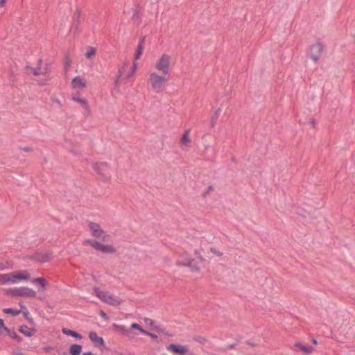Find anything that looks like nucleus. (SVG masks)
<instances>
[{"instance_id": "nucleus-1", "label": "nucleus", "mask_w": 355, "mask_h": 355, "mask_svg": "<svg viewBox=\"0 0 355 355\" xmlns=\"http://www.w3.org/2000/svg\"><path fill=\"white\" fill-rule=\"evenodd\" d=\"M30 279L31 274L26 270L0 274V285L17 284L21 281L29 280Z\"/></svg>"}, {"instance_id": "nucleus-2", "label": "nucleus", "mask_w": 355, "mask_h": 355, "mask_svg": "<svg viewBox=\"0 0 355 355\" xmlns=\"http://www.w3.org/2000/svg\"><path fill=\"white\" fill-rule=\"evenodd\" d=\"M166 75H159L157 72H151L149 74V83L152 89L157 92L163 91L167 82Z\"/></svg>"}, {"instance_id": "nucleus-3", "label": "nucleus", "mask_w": 355, "mask_h": 355, "mask_svg": "<svg viewBox=\"0 0 355 355\" xmlns=\"http://www.w3.org/2000/svg\"><path fill=\"white\" fill-rule=\"evenodd\" d=\"M94 293L101 301L110 305L118 306L122 302L119 297L114 296L107 291H101L97 287L94 288Z\"/></svg>"}, {"instance_id": "nucleus-4", "label": "nucleus", "mask_w": 355, "mask_h": 355, "mask_svg": "<svg viewBox=\"0 0 355 355\" xmlns=\"http://www.w3.org/2000/svg\"><path fill=\"white\" fill-rule=\"evenodd\" d=\"M5 294L12 297H35L36 292L28 287H15L6 289Z\"/></svg>"}, {"instance_id": "nucleus-5", "label": "nucleus", "mask_w": 355, "mask_h": 355, "mask_svg": "<svg viewBox=\"0 0 355 355\" xmlns=\"http://www.w3.org/2000/svg\"><path fill=\"white\" fill-rule=\"evenodd\" d=\"M88 227L94 237L100 239L105 242H107L110 240V236L107 234L103 230H102L98 223L89 222Z\"/></svg>"}, {"instance_id": "nucleus-6", "label": "nucleus", "mask_w": 355, "mask_h": 355, "mask_svg": "<svg viewBox=\"0 0 355 355\" xmlns=\"http://www.w3.org/2000/svg\"><path fill=\"white\" fill-rule=\"evenodd\" d=\"M171 57L168 55L163 54L155 64V69L161 71L164 75L169 72Z\"/></svg>"}, {"instance_id": "nucleus-7", "label": "nucleus", "mask_w": 355, "mask_h": 355, "mask_svg": "<svg viewBox=\"0 0 355 355\" xmlns=\"http://www.w3.org/2000/svg\"><path fill=\"white\" fill-rule=\"evenodd\" d=\"M95 171L105 180H109L112 175V169L106 162L96 163L94 166Z\"/></svg>"}, {"instance_id": "nucleus-8", "label": "nucleus", "mask_w": 355, "mask_h": 355, "mask_svg": "<svg viewBox=\"0 0 355 355\" xmlns=\"http://www.w3.org/2000/svg\"><path fill=\"white\" fill-rule=\"evenodd\" d=\"M72 100L79 103L84 109V114L89 116L91 114V110L89 108V103L85 98L80 97L79 94H75L72 96Z\"/></svg>"}, {"instance_id": "nucleus-9", "label": "nucleus", "mask_w": 355, "mask_h": 355, "mask_svg": "<svg viewBox=\"0 0 355 355\" xmlns=\"http://www.w3.org/2000/svg\"><path fill=\"white\" fill-rule=\"evenodd\" d=\"M87 85L86 79L80 76L74 77L71 80V86L74 89L81 90L85 89Z\"/></svg>"}, {"instance_id": "nucleus-10", "label": "nucleus", "mask_w": 355, "mask_h": 355, "mask_svg": "<svg viewBox=\"0 0 355 355\" xmlns=\"http://www.w3.org/2000/svg\"><path fill=\"white\" fill-rule=\"evenodd\" d=\"M323 51V46L320 43H317L311 46L310 49L311 58L314 60L317 61L322 55Z\"/></svg>"}, {"instance_id": "nucleus-11", "label": "nucleus", "mask_w": 355, "mask_h": 355, "mask_svg": "<svg viewBox=\"0 0 355 355\" xmlns=\"http://www.w3.org/2000/svg\"><path fill=\"white\" fill-rule=\"evenodd\" d=\"M53 257L51 251L47 250L40 252H37L34 254L33 259L41 263H44L50 261Z\"/></svg>"}, {"instance_id": "nucleus-12", "label": "nucleus", "mask_w": 355, "mask_h": 355, "mask_svg": "<svg viewBox=\"0 0 355 355\" xmlns=\"http://www.w3.org/2000/svg\"><path fill=\"white\" fill-rule=\"evenodd\" d=\"M167 349L180 355H184L188 349L187 347L185 345H180L175 344L169 345Z\"/></svg>"}, {"instance_id": "nucleus-13", "label": "nucleus", "mask_w": 355, "mask_h": 355, "mask_svg": "<svg viewBox=\"0 0 355 355\" xmlns=\"http://www.w3.org/2000/svg\"><path fill=\"white\" fill-rule=\"evenodd\" d=\"M31 283L38 286L39 292H44L46 290V286L48 284L46 280L43 277H37L31 279Z\"/></svg>"}, {"instance_id": "nucleus-14", "label": "nucleus", "mask_w": 355, "mask_h": 355, "mask_svg": "<svg viewBox=\"0 0 355 355\" xmlns=\"http://www.w3.org/2000/svg\"><path fill=\"white\" fill-rule=\"evenodd\" d=\"M112 327L117 331H120L123 335L128 336L130 338H133L134 336L132 335L131 329L126 328L125 326L113 324Z\"/></svg>"}, {"instance_id": "nucleus-15", "label": "nucleus", "mask_w": 355, "mask_h": 355, "mask_svg": "<svg viewBox=\"0 0 355 355\" xmlns=\"http://www.w3.org/2000/svg\"><path fill=\"white\" fill-rule=\"evenodd\" d=\"M89 337L94 343L104 345V340L102 337L98 336L97 334L94 331H92L89 334Z\"/></svg>"}, {"instance_id": "nucleus-16", "label": "nucleus", "mask_w": 355, "mask_h": 355, "mask_svg": "<svg viewBox=\"0 0 355 355\" xmlns=\"http://www.w3.org/2000/svg\"><path fill=\"white\" fill-rule=\"evenodd\" d=\"M295 346L299 349H300L302 352L306 354H310L313 352V349L311 346L308 345H304L301 343H295Z\"/></svg>"}, {"instance_id": "nucleus-17", "label": "nucleus", "mask_w": 355, "mask_h": 355, "mask_svg": "<svg viewBox=\"0 0 355 355\" xmlns=\"http://www.w3.org/2000/svg\"><path fill=\"white\" fill-rule=\"evenodd\" d=\"M99 251L102 252H105V253H114L116 250L115 248L112 246V245H104V244H102L100 246V250Z\"/></svg>"}, {"instance_id": "nucleus-18", "label": "nucleus", "mask_w": 355, "mask_h": 355, "mask_svg": "<svg viewBox=\"0 0 355 355\" xmlns=\"http://www.w3.org/2000/svg\"><path fill=\"white\" fill-rule=\"evenodd\" d=\"M144 40H145L144 37H143L140 40L139 44L137 46V51H136V53H135V60H138L140 58V56L141 55L142 53H143Z\"/></svg>"}, {"instance_id": "nucleus-19", "label": "nucleus", "mask_w": 355, "mask_h": 355, "mask_svg": "<svg viewBox=\"0 0 355 355\" xmlns=\"http://www.w3.org/2000/svg\"><path fill=\"white\" fill-rule=\"evenodd\" d=\"M189 132L190 130H185L184 133L183 134L182 138H181V143L184 145L186 147L189 146L191 139H189Z\"/></svg>"}, {"instance_id": "nucleus-20", "label": "nucleus", "mask_w": 355, "mask_h": 355, "mask_svg": "<svg viewBox=\"0 0 355 355\" xmlns=\"http://www.w3.org/2000/svg\"><path fill=\"white\" fill-rule=\"evenodd\" d=\"M82 351V346L78 344H73L70 347V354L71 355H79Z\"/></svg>"}, {"instance_id": "nucleus-21", "label": "nucleus", "mask_w": 355, "mask_h": 355, "mask_svg": "<svg viewBox=\"0 0 355 355\" xmlns=\"http://www.w3.org/2000/svg\"><path fill=\"white\" fill-rule=\"evenodd\" d=\"M19 331L21 333H22L25 336H29V337L32 336L35 333L34 329H30L27 326H21Z\"/></svg>"}, {"instance_id": "nucleus-22", "label": "nucleus", "mask_w": 355, "mask_h": 355, "mask_svg": "<svg viewBox=\"0 0 355 355\" xmlns=\"http://www.w3.org/2000/svg\"><path fill=\"white\" fill-rule=\"evenodd\" d=\"M62 332L64 334L67 335V336H73V337H75V338H77L79 339L82 338V336L80 334H79L78 333H77L73 330H71V329H69L67 328L62 329Z\"/></svg>"}, {"instance_id": "nucleus-23", "label": "nucleus", "mask_w": 355, "mask_h": 355, "mask_svg": "<svg viewBox=\"0 0 355 355\" xmlns=\"http://www.w3.org/2000/svg\"><path fill=\"white\" fill-rule=\"evenodd\" d=\"M127 67V63H125L119 69V71H118V75L115 79V81H114V84H115V86L117 87L118 85H119V78H121V76L123 75L125 68Z\"/></svg>"}, {"instance_id": "nucleus-24", "label": "nucleus", "mask_w": 355, "mask_h": 355, "mask_svg": "<svg viewBox=\"0 0 355 355\" xmlns=\"http://www.w3.org/2000/svg\"><path fill=\"white\" fill-rule=\"evenodd\" d=\"M187 266L189 267L193 272H199L200 268L197 266L193 259H190L187 263Z\"/></svg>"}, {"instance_id": "nucleus-25", "label": "nucleus", "mask_w": 355, "mask_h": 355, "mask_svg": "<svg viewBox=\"0 0 355 355\" xmlns=\"http://www.w3.org/2000/svg\"><path fill=\"white\" fill-rule=\"evenodd\" d=\"M3 312L6 314H11L14 316L18 315L20 313V310H17L11 308H6L3 309Z\"/></svg>"}, {"instance_id": "nucleus-26", "label": "nucleus", "mask_w": 355, "mask_h": 355, "mask_svg": "<svg viewBox=\"0 0 355 355\" xmlns=\"http://www.w3.org/2000/svg\"><path fill=\"white\" fill-rule=\"evenodd\" d=\"M96 52V49L94 47L88 46L87 47V52L85 53V56L87 58H92L93 56L95 55Z\"/></svg>"}, {"instance_id": "nucleus-27", "label": "nucleus", "mask_w": 355, "mask_h": 355, "mask_svg": "<svg viewBox=\"0 0 355 355\" xmlns=\"http://www.w3.org/2000/svg\"><path fill=\"white\" fill-rule=\"evenodd\" d=\"M220 112H221V109L218 108V109H217V110H216V112L213 114V116L211 117V125L212 127H214L215 125L216 121L217 119L218 118V116L220 114Z\"/></svg>"}, {"instance_id": "nucleus-28", "label": "nucleus", "mask_w": 355, "mask_h": 355, "mask_svg": "<svg viewBox=\"0 0 355 355\" xmlns=\"http://www.w3.org/2000/svg\"><path fill=\"white\" fill-rule=\"evenodd\" d=\"M26 69L30 70L35 76H39L40 74L43 73L40 67L32 68L29 66H27Z\"/></svg>"}, {"instance_id": "nucleus-29", "label": "nucleus", "mask_w": 355, "mask_h": 355, "mask_svg": "<svg viewBox=\"0 0 355 355\" xmlns=\"http://www.w3.org/2000/svg\"><path fill=\"white\" fill-rule=\"evenodd\" d=\"M130 329H137L139 330L140 332H141L142 334H145L146 333V331L145 329H144L139 324L137 323H132L131 324V327L130 328Z\"/></svg>"}, {"instance_id": "nucleus-30", "label": "nucleus", "mask_w": 355, "mask_h": 355, "mask_svg": "<svg viewBox=\"0 0 355 355\" xmlns=\"http://www.w3.org/2000/svg\"><path fill=\"white\" fill-rule=\"evenodd\" d=\"M5 331L8 332L9 329L4 325L3 320L0 319V335Z\"/></svg>"}, {"instance_id": "nucleus-31", "label": "nucleus", "mask_w": 355, "mask_h": 355, "mask_svg": "<svg viewBox=\"0 0 355 355\" xmlns=\"http://www.w3.org/2000/svg\"><path fill=\"white\" fill-rule=\"evenodd\" d=\"M137 66H138V63L137 62H134L132 69L130 71V73L127 77L128 79L130 78L135 73V71L137 69Z\"/></svg>"}, {"instance_id": "nucleus-32", "label": "nucleus", "mask_w": 355, "mask_h": 355, "mask_svg": "<svg viewBox=\"0 0 355 355\" xmlns=\"http://www.w3.org/2000/svg\"><path fill=\"white\" fill-rule=\"evenodd\" d=\"M101 245V243L100 242L95 241L92 247H93L95 250L99 251Z\"/></svg>"}, {"instance_id": "nucleus-33", "label": "nucleus", "mask_w": 355, "mask_h": 355, "mask_svg": "<svg viewBox=\"0 0 355 355\" xmlns=\"http://www.w3.org/2000/svg\"><path fill=\"white\" fill-rule=\"evenodd\" d=\"M210 251H211V252H212L213 254H216V255H217V256H218V257H220V256H222V255H223V253H222L221 252H220V251L217 250H216V249H215V248H211V249H210Z\"/></svg>"}, {"instance_id": "nucleus-34", "label": "nucleus", "mask_w": 355, "mask_h": 355, "mask_svg": "<svg viewBox=\"0 0 355 355\" xmlns=\"http://www.w3.org/2000/svg\"><path fill=\"white\" fill-rule=\"evenodd\" d=\"M71 59L67 56L65 58V67L69 68L71 66Z\"/></svg>"}, {"instance_id": "nucleus-35", "label": "nucleus", "mask_w": 355, "mask_h": 355, "mask_svg": "<svg viewBox=\"0 0 355 355\" xmlns=\"http://www.w3.org/2000/svg\"><path fill=\"white\" fill-rule=\"evenodd\" d=\"M195 254L198 257V258L199 259V260L200 261H205V259L201 256L200 252L199 250H195Z\"/></svg>"}, {"instance_id": "nucleus-36", "label": "nucleus", "mask_w": 355, "mask_h": 355, "mask_svg": "<svg viewBox=\"0 0 355 355\" xmlns=\"http://www.w3.org/2000/svg\"><path fill=\"white\" fill-rule=\"evenodd\" d=\"M100 315L105 320H108V316L103 311H100V313H99Z\"/></svg>"}, {"instance_id": "nucleus-37", "label": "nucleus", "mask_w": 355, "mask_h": 355, "mask_svg": "<svg viewBox=\"0 0 355 355\" xmlns=\"http://www.w3.org/2000/svg\"><path fill=\"white\" fill-rule=\"evenodd\" d=\"M144 334L147 335V336H150L151 338H153L154 339H156L157 338V336L156 334L150 333V332H148L147 331H146V333H145Z\"/></svg>"}, {"instance_id": "nucleus-38", "label": "nucleus", "mask_w": 355, "mask_h": 355, "mask_svg": "<svg viewBox=\"0 0 355 355\" xmlns=\"http://www.w3.org/2000/svg\"><path fill=\"white\" fill-rule=\"evenodd\" d=\"M94 241H95V240L86 239V240L84 241V243L85 244H89L91 246H92V245L94 244Z\"/></svg>"}, {"instance_id": "nucleus-39", "label": "nucleus", "mask_w": 355, "mask_h": 355, "mask_svg": "<svg viewBox=\"0 0 355 355\" xmlns=\"http://www.w3.org/2000/svg\"><path fill=\"white\" fill-rule=\"evenodd\" d=\"M11 337L12 338H15V339H17V340L20 341L21 340V338L20 336H19L16 333H13L12 335H11Z\"/></svg>"}, {"instance_id": "nucleus-40", "label": "nucleus", "mask_w": 355, "mask_h": 355, "mask_svg": "<svg viewBox=\"0 0 355 355\" xmlns=\"http://www.w3.org/2000/svg\"><path fill=\"white\" fill-rule=\"evenodd\" d=\"M144 320L148 324L153 325V320L151 319H150V318H145Z\"/></svg>"}, {"instance_id": "nucleus-41", "label": "nucleus", "mask_w": 355, "mask_h": 355, "mask_svg": "<svg viewBox=\"0 0 355 355\" xmlns=\"http://www.w3.org/2000/svg\"><path fill=\"white\" fill-rule=\"evenodd\" d=\"M23 313H24V316H25L28 320H29L30 321H31V320H32V319H30V318H28L29 313H28V311L27 310H26V311H24Z\"/></svg>"}, {"instance_id": "nucleus-42", "label": "nucleus", "mask_w": 355, "mask_h": 355, "mask_svg": "<svg viewBox=\"0 0 355 355\" xmlns=\"http://www.w3.org/2000/svg\"><path fill=\"white\" fill-rule=\"evenodd\" d=\"M176 265L178 266H187V263H182L181 261H178L176 263Z\"/></svg>"}, {"instance_id": "nucleus-43", "label": "nucleus", "mask_w": 355, "mask_h": 355, "mask_svg": "<svg viewBox=\"0 0 355 355\" xmlns=\"http://www.w3.org/2000/svg\"><path fill=\"white\" fill-rule=\"evenodd\" d=\"M22 150L26 152H29L32 151L33 149L31 147H24L22 148Z\"/></svg>"}, {"instance_id": "nucleus-44", "label": "nucleus", "mask_w": 355, "mask_h": 355, "mask_svg": "<svg viewBox=\"0 0 355 355\" xmlns=\"http://www.w3.org/2000/svg\"><path fill=\"white\" fill-rule=\"evenodd\" d=\"M6 1L7 0H0V6L3 7L5 5V3H6Z\"/></svg>"}, {"instance_id": "nucleus-45", "label": "nucleus", "mask_w": 355, "mask_h": 355, "mask_svg": "<svg viewBox=\"0 0 355 355\" xmlns=\"http://www.w3.org/2000/svg\"><path fill=\"white\" fill-rule=\"evenodd\" d=\"M75 15H76V17H77V18H79V17H80V11L79 10H77L76 11Z\"/></svg>"}, {"instance_id": "nucleus-46", "label": "nucleus", "mask_w": 355, "mask_h": 355, "mask_svg": "<svg viewBox=\"0 0 355 355\" xmlns=\"http://www.w3.org/2000/svg\"><path fill=\"white\" fill-rule=\"evenodd\" d=\"M6 268V265L3 263H0V270H4Z\"/></svg>"}, {"instance_id": "nucleus-47", "label": "nucleus", "mask_w": 355, "mask_h": 355, "mask_svg": "<svg viewBox=\"0 0 355 355\" xmlns=\"http://www.w3.org/2000/svg\"><path fill=\"white\" fill-rule=\"evenodd\" d=\"M184 355H195V354L193 353H192L191 352H189L187 350V352Z\"/></svg>"}, {"instance_id": "nucleus-48", "label": "nucleus", "mask_w": 355, "mask_h": 355, "mask_svg": "<svg viewBox=\"0 0 355 355\" xmlns=\"http://www.w3.org/2000/svg\"><path fill=\"white\" fill-rule=\"evenodd\" d=\"M234 347V345L232 344V345H230L229 349H233Z\"/></svg>"}, {"instance_id": "nucleus-49", "label": "nucleus", "mask_w": 355, "mask_h": 355, "mask_svg": "<svg viewBox=\"0 0 355 355\" xmlns=\"http://www.w3.org/2000/svg\"><path fill=\"white\" fill-rule=\"evenodd\" d=\"M312 341H313V343L314 344H317V343H318V342H317V340H316L315 339H313V340H312Z\"/></svg>"}, {"instance_id": "nucleus-50", "label": "nucleus", "mask_w": 355, "mask_h": 355, "mask_svg": "<svg viewBox=\"0 0 355 355\" xmlns=\"http://www.w3.org/2000/svg\"><path fill=\"white\" fill-rule=\"evenodd\" d=\"M38 62H39V65H40L42 64V60H39Z\"/></svg>"}, {"instance_id": "nucleus-51", "label": "nucleus", "mask_w": 355, "mask_h": 355, "mask_svg": "<svg viewBox=\"0 0 355 355\" xmlns=\"http://www.w3.org/2000/svg\"><path fill=\"white\" fill-rule=\"evenodd\" d=\"M187 255V253H186V252H185V253H184V257H186Z\"/></svg>"}]
</instances>
